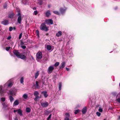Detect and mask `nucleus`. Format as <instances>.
I'll use <instances>...</instances> for the list:
<instances>
[{
    "instance_id": "obj_10",
    "label": "nucleus",
    "mask_w": 120,
    "mask_h": 120,
    "mask_svg": "<svg viewBox=\"0 0 120 120\" xmlns=\"http://www.w3.org/2000/svg\"><path fill=\"white\" fill-rule=\"evenodd\" d=\"M14 54L18 57L20 54L19 52L16 50H15L13 51Z\"/></svg>"
},
{
    "instance_id": "obj_63",
    "label": "nucleus",
    "mask_w": 120,
    "mask_h": 120,
    "mask_svg": "<svg viewBox=\"0 0 120 120\" xmlns=\"http://www.w3.org/2000/svg\"><path fill=\"white\" fill-rule=\"evenodd\" d=\"M14 29H15V28H14Z\"/></svg>"
},
{
    "instance_id": "obj_19",
    "label": "nucleus",
    "mask_w": 120,
    "mask_h": 120,
    "mask_svg": "<svg viewBox=\"0 0 120 120\" xmlns=\"http://www.w3.org/2000/svg\"><path fill=\"white\" fill-rule=\"evenodd\" d=\"M65 62H63L61 64L60 68H64L65 66Z\"/></svg>"
},
{
    "instance_id": "obj_8",
    "label": "nucleus",
    "mask_w": 120,
    "mask_h": 120,
    "mask_svg": "<svg viewBox=\"0 0 120 120\" xmlns=\"http://www.w3.org/2000/svg\"><path fill=\"white\" fill-rule=\"evenodd\" d=\"M18 15L19 16V17L18 18V22L20 24L21 22L22 17L20 13H19L18 14Z\"/></svg>"
},
{
    "instance_id": "obj_6",
    "label": "nucleus",
    "mask_w": 120,
    "mask_h": 120,
    "mask_svg": "<svg viewBox=\"0 0 120 120\" xmlns=\"http://www.w3.org/2000/svg\"><path fill=\"white\" fill-rule=\"evenodd\" d=\"M45 22L46 23L48 24H53V21L51 19H46Z\"/></svg>"
},
{
    "instance_id": "obj_9",
    "label": "nucleus",
    "mask_w": 120,
    "mask_h": 120,
    "mask_svg": "<svg viewBox=\"0 0 120 120\" xmlns=\"http://www.w3.org/2000/svg\"><path fill=\"white\" fill-rule=\"evenodd\" d=\"M54 68L53 66H50L48 68V71L49 73H51L54 69Z\"/></svg>"
},
{
    "instance_id": "obj_40",
    "label": "nucleus",
    "mask_w": 120,
    "mask_h": 120,
    "mask_svg": "<svg viewBox=\"0 0 120 120\" xmlns=\"http://www.w3.org/2000/svg\"><path fill=\"white\" fill-rule=\"evenodd\" d=\"M13 15L12 14H10L9 16V17L10 18H12L13 17Z\"/></svg>"
},
{
    "instance_id": "obj_15",
    "label": "nucleus",
    "mask_w": 120,
    "mask_h": 120,
    "mask_svg": "<svg viewBox=\"0 0 120 120\" xmlns=\"http://www.w3.org/2000/svg\"><path fill=\"white\" fill-rule=\"evenodd\" d=\"M40 73V71H37L34 74V76L35 79H37Z\"/></svg>"
},
{
    "instance_id": "obj_41",
    "label": "nucleus",
    "mask_w": 120,
    "mask_h": 120,
    "mask_svg": "<svg viewBox=\"0 0 120 120\" xmlns=\"http://www.w3.org/2000/svg\"><path fill=\"white\" fill-rule=\"evenodd\" d=\"M79 110H75V112H74L75 114H77L78 113H79Z\"/></svg>"
},
{
    "instance_id": "obj_57",
    "label": "nucleus",
    "mask_w": 120,
    "mask_h": 120,
    "mask_svg": "<svg viewBox=\"0 0 120 120\" xmlns=\"http://www.w3.org/2000/svg\"><path fill=\"white\" fill-rule=\"evenodd\" d=\"M118 119L120 120V116H119V117Z\"/></svg>"
},
{
    "instance_id": "obj_55",
    "label": "nucleus",
    "mask_w": 120,
    "mask_h": 120,
    "mask_svg": "<svg viewBox=\"0 0 120 120\" xmlns=\"http://www.w3.org/2000/svg\"><path fill=\"white\" fill-rule=\"evenodd\" d=\"M18 112V110H14V113L15 112Z\"/></svg>"
},
{
    "instance_id": "obj_24",
    "label": "nucleus",
    "mask_w": 120,
    "mask_h": 120,
    "mask_svg": "<svg viewBox=\"0 0 120 120\" xmlns=\"http://www.w3.org/2000/svg\"><path fill=\"white\" fill-rule=\"evenodd\" d=\"M22 97L25 99H27L28 98V95L26 94H24L22 96Z\"/></svg>"
},
{
    "instance_id": "obj_17",
    "label": "nucleus",
    "mask_w": 120,
    "mask_h": 120,
    "mask_svg": "<svg viewBox=\"0 0 120 120\" xmlns=\"http://www.w3.org/2000/svg\"><path fill=\"white\" fill-rule=\"evenodd\" d=\"M36 84L34 85V86H35V89H36L39 88V82L38 81H36Z\"/></svg>"
},
{
    "instance_id": "obj_42",
    "label": "nucleus",
    "mask_w": 120,
    "mask_h": 120,
    "mask_svg": "<svg viewBox=\"0 0 120 120\" xmlns=\"http://www.w3.org/2000/svg\"><path fill=\"white\" fill-rule=\"evenodd\" d=\"M5 100V98H1L0 99V101H4Z\"/></svg>"
},
{
    "instance_id": "obj_58",
    "label": "nucleus",
    "mask_w": 120,
    "mask_h": 120,
    "mask_svg": "<svg viewBox=\"0 0 120 120\" xmlns=\"http://www.w3.org/2000/svg\"><path fill=\"white\" fill-rule=\"evenodd\" d=\"M51 114H50L49 116L50 117H51Z\"/></svg>"
},
{
    "instance_id": "obj_54",
    "label": "nucleus",
    "mask_w": 120,
    "mask_h": 120,
    "mask_svg": "<svg viewBox=\"0 0 120 120\" xmlns=\"http://www.w3.org/2000/svg\"><path fill=\"white\" fill-rule=\"evenodd\" d=\"M51 117H50L49 116L47 120H49L50 119Z\"/></svg>"
},
{
    "instance_id": "obj_11",
    "label": "nucleus",
    "mask_w": 120,
    "mask_h": 120,
    "mask_svg": "<svg viewBox=\"0 0 120 120\" xmlns=\"http://www.w3.org/2000/svg\"><path fill=\"white\" fill-rule=\"evenodd\" d=\"M1 23L4 25H7L9 23L8 21L7 20H4L1 22Z\"/></svg>"
},
{
    "instance_id": "obj_29",
    "label": "nucleus",
    "mask_w": 120,
    "mask_h": 120,
    "mask_svg": "<svg viewBox=\"0 0 120 120\" xmlns=\"http://www.w3.org/2000/svg\"><path fill=\"white\" fill-rule=\"evenodd\" d=\"M9 98L10 100V102H12L14 100V98L13 97L11 96H10L9 97Z\"/></svg>"
},
{
    "instance_id": "obj_53",
    "label": "nucleus",
    "mask_w": 120,
    "mask_h": 120,
    "mask_svg": "<svg viewBox=\"0 0 120 120\" xmlns=\"http://www.w3.org/2000/svg\"><path fill=\"white\" fill-rule=\"evenodd\" d=\"M51 7V6L50 4H49L48 5V7L49 8H50Z\"/></svg>"
},
{
    "instance_id": "obj_27",
    "label": "nucleus",
    "mask_w": 120,
    "mask_h": 120,
    "mask_svg": "<svg viewBox=\"0 0 120 120\" xmlns=\"http://www.w3.org/2000/svg\"><path fill=\"white\" fill-rule=\"evenodd\" d=\"M35 98L34 99V100L36 101H37L39 100L40 98V97L38 96H35Z\"/></svg>"
},
{
    "instance_id": "obj_46",
    "label": "nucleus",
    "mask_w": 120,
    "mask_h": 120,
    "mask_svg": "<svg viewBox=\"0 0 120 120\" xmlns=\"http://www.w3.org/2000/svg\"><path fill=\"white\" fill-rule=\"evenodd\" d=\"M38 13V12L37 11H35L33 13V14L35 15H36Z\"/></svg>"
},
{
    "instance_id": "obj_20",
    "label": "nucleus",
    "mask_w": 120,
    "mask_h": 120,
    "mask_svg": "<svg viewBox=\"0 0 120 120\" xmlns=\"http://www.w3.org/2000/svg\"><path fill=\"white\" fill-rule=\"evenodd\" d=\"M18 113L20 116H22V111L20 109L18 110Z\"/></svg>"
},
{
    "instance_id": "obj_32",
    "label": "nucleus",
    "mask_w": 120,
    "mask_h": 120,
    "mask_svg": "<svg viewBox=\"0 0 120 120\" xmlns=\"http://www.w3.org/2000/svg\"><path fill=\"white\" fill-rule=\"evenodd\" d=\"M53 12L54 13L56 14L57 15H59L60 14L59 13L58 11H53Z\"/></svg>"
},
{
    "instance_id": "obj_51",
    "label": "nucleus",
    "mask_w": 120,
    "mask_h": 120,
    "mask_svg": "<svg viewBox=\"0 0 120 120\" xmlns=\"http://www.w3.org/2000/svg\"><path fill=\"white\" fill-rule=\"evenodd\" d=\"M11 36H9L7 38V39L8 40H9L11 39Z\"/></svg>"
},
{
    "instance_id": "obj_23",
    "label": "nucleus",
    "mask_w": 120,
    "mask_h": 120,
    "mask_svg": "<svg viewBox=\"0 0 120 120\" xmlns=\"http://www.w3.org/2000/svg\"><path fill=\"white\" fill-rule=\"evenodd\" d=\"M58 85L59 90H60L61 89L62 85V83L61 82H60L58 84Z\"/></svg>"
},
{
    "instance_id": "obj_52",
    "label": "nucleus",
    "mask_w": 120,
    "mask_h": 120,
    "mask_svg": "<svg viewBox=\"0 0 120 120\" xmlns=\"http://www.w3.org/2000/svg\"><path fill=\"white\" fill-rule=\"evenodd\" d=\"M66 69L67 71H68L69 70V68H68L67 67L66 68Z\"/></svg>"
},
{
    "instance_id": "obj_18",
    "label": "nucleus",
    "mask_w": 120,
    "mask_h": 120,
    "mask_svg": "<svg viewBox=\"0 0 120 120\" xmlns=\"http://www.w3.org/2000/svg\"><path fill=\"white\" fill-rule=\"evenodd\" d=\"M46 48L49 51L50 50L51 51H52L53 49H52V46L49 45H47L46 46Z\"/></svg>"
},
{
    "instance_id": "obj_33",
    "label": "nucleus",
    "mask_w": 120,
    "mask_h": 120,
    "mask_svg": "<svg viewBox=\"0 0 120 120\" xmlns=\"http://www.w3.org/2000/svg\"><path fill=\"white\" fill-rule=\"evenodd\" d=\"M111 94L113 96H116L117 95V93L116 92H113Z\"/></svg>"
},
{
    "instance_id": "obj_60",
    "label": "nucleus",
    "mask_w": 120,
    "mask_h": 120,
    "mask_svg": "<svg viewBox=\"0 0 120 120\" xmlns=\"http://www.w3.org/2000/svg\"><path fill=\"white\" fill-rule=\"evenodd\" d=\"M31 57L32 58V59L33 60L34 59V58L32 56H31Z\"/></svg>"
},
{
    "instance_id": "obj_47",
    "label": "nucleus",
    "mask_w": 120,
    "mask_h": 120,
    "mask_svg": "<svg viewBox=\"0 0 120 120\" xmlns=\"http://www.w3.org/2000/svg\"><path fill=\"white\" fill-rule=\"evenodd\" d=\"M10 47H7L6 48V50L7 51H8L10 49Z\"/></svg>"
},
{
    "instance_id": "obj_3",
    "label": "nucleus",
    "mask_w": 120,
    "mask_h": 120,
    "mask_svg": "<svg viewBox=\"0 0 120 120\" xmlns=\"http://www.w3.org/2000/svg\"><path fill=\"white\" fill-rule=\"evenodd\" d=\"M17 92V90L15 88L13 89H11L9 91V92H7L9 94L13 96L15 95Z\"/></svg>"
},
{
    "instance_id": "obj_37",
    "label": "nucleus",
    "mask_w": 120,
    "mask_h": 120,
    "mask_svg": "<svg viewBox=\"0 0 120 120\" xmlns=\"http://www.w3.org/2000/svg\"><path fill=\"white\" fill-rule=\"evenodd\" d=\"M96 115L99 117L101 115V113L98 112H96Z\"/></svg>"
},
{
    "instance_id": "obj_26",
    "label": "nucleus",
    "mask_w": 120,
    "mask_h": 120,
    "mask_svg": "<svg viewBox=\"0 0 120 120\" xmlns=\"http://www.w3.org/2000/svg\"><path fill=\"white\" fill-rule=\"evenodd\" d=\"M34 94L35 96H38L39 94V93L37 91H35L34 92Z\"/></svg>"
},
{
    "instance_id": "obj_62",
    "label": "nucleus",
    "mask_w": 120,
    "mask_h": 120,
    "mask_svg": "<svg viewBox=\"0 0 120 120\" xmlns=\"http://www.w3.org/2000/svg\"><path fill=\"white\" fill-rule=\"evenodd\" d=\"M119 86H120V84H119Z\"/></svg>"
},
{
    "instance_id": "obj_39",
    "label": "nucleus",
    "mask_w": 120,
    "mask_h": 120,
    "mask_svg": "<svg viewBox=\"0 0 120 120\" xmlns=\"http://www.w3.org/2000/svg\"><path fill=\"white\" fill-rule=\"evenodd\" d=\"M59 64V62H56L54 65V66H58Z\"/></svg>"
},
{
    "instance_id": "obj_35",
    "label": "nucleus",
    "mask_w": 120,
    "mask_h": 120,
    "mask_svg": "<svg viewBox=\"0 0 120 120\" xmlns=\"http://www.w3.org/2000/svg\"><path fill=\"white\" fill-rule=\"evenodd\" d=\"M24 78L23 77H21L20 79V83H23V82Z\"/></svg>"
},
{
    "instance_id": "obj_13",
    "label": "nucleus",
    "mask_w": 120,
    "mask_h": 120,
    "mask_svg": "<svg viewBox=\"0 0 120 120\" xmlns=\"http://www.w3.org/2000/svg\"><path fill=\"white\" fill-rule=\"evenodd\" d=\"M66 9L64 8H61L60 10V13L62 14H63L65 11Z\"/></svg>"
},
{
    "instance_id": "obj_61",
    "label": "nucleus",
    "mask_w": 120,
    "mask_h": 120,
    "mask_svg": "<svg viewBox=\"0 0 120 120\" xmlns=\"http://www.w3.org/2000/svg\"><path fill=\"white\" fill-rule=\"evenodd\" d=\"M106 120V119H104V120Z\"/></svg>"
},
{
    "instance_id": "obj_44",
    "label": "nucleus",
    "mask_w": 120,
    "mask_h": 120,
    "mask_svg": "<svg viewBox=\"0 0 120 120\" xmlns=\"http://www.w3.org/2000/svg\"><path fill=\"white\" fill-rule=\"evenodd\" d=\"M98 111L100 112H102L103 111V109L100 107H99L98 109Z\"/></svg>"
},
{
    "instance_id": "obj_50",
    "label": "nucleus",
    "mask_w": 120,
    "mask_h": 120,
    "mask_svg": "<svg viewBox=\"0 0 120 120\" xmlns=\"http://www.w3.org/2000/svg\"><path fill=\"white\" fill-rule=\"evenodd\" d=\"M118 97H120V92L118 94L116 97V98H117Z\"/></svg>"
},
{
    "instance_id": "obj_1",
    "label": "nucleus",
    "mask_w": 120,
    "mask_h": 120,
    "mask_svg": "<svg viewBox=\"0 0 120 120\" xmlns=\"http://www.w3.org/2000/svg\"><path fill=\"white\" fill-rule=\"evenodd\" d=\"M13 83V79H11L9 80L4 85H3V86L0 85V95L1 96L3 95L7 91V90H5L4 89L12 86Z\"/></svg>"
},
{
    "instance_id": "obj_12",
    "label": "nucleus",
    "mask_w": 120,
    "mask_h": 120,
    "mask_svg": "<svg viewBox=\"0 0 120 120\" xmlns=\"http://www.w3.org/2000/svg\"><path fill=\"white\" fill-rule=\"evenodd\" d=\"M46 17H49L51 15V12L49 10H48L45 13Z\"/></svg>"
},
{
    "instance_id": "obj_25",
    "label": "nucleus",
    "mask_w": 120,
    "mask_h": 120,
    "mask_svg": "<svg viewBox=\"0 0 120 120\" xmlns=\"http://www.w3.org/2000/svg\"><path fill=\"white\" fill-rule=\"evenodd\" d=\"M26 110L27 112H30L31 111V109L29 107H27L26 108Z\"/></svg>"
},
{
    "instance_id": "obj_59",
    "label": "nucleus",
    "mask_w": 120,
    "mask_h": 120,
    "mask_svg": "<svg viewBox=\"0 0 120 120\" xmlns=\"http://www.w3.org/2000/svg\"><path fill=\"white\" fill-rule=\"evenodd\" d=\"M33 9L34 10H36V8H33Z\"/></svg>"
},
{
    "instance_id": "obj_36",
    "label": "nucleus",
    "mask_w": 120,
    "mask_h": 120,
    "mask_svg": "<svg viewBox=\"0 0 120 120\" xmlns=\"http://www.w3.org/2000/svg\"><path fill=\"white\" fill-rule=\"evenodd\" d=\"M116 99V101L120 103V97H118Z\"/></svg>"
},
{
    "instance_id": "obj_5",
    "label": "nucleus",
    "mask_w": 120,
    "mask_h": 120,
    "mask_svg": "<svg viewBox=\"0 0 120 120\" xmlns=\"http://www.w3.org/2000/svg\"><path fill=\"white\" fill-rule=\"evenodd\" d=\"M36 57L37 60L38 59H41L42 58V53L40 52H38L36 54Z\"/></svg>"
},
{
    "instance_id": "obj_30",
    "label": "nucleus",
    "mask_w": 120,
    "mask_h": 120,
    "mask_svg": "<svg viewBox=\"0 0 120 120\" xmlns=\"http://www.w3.org/2000/svg\"><path fill=\"white\" fill-rule=\"evenodd\" d=\"M43 0H38V3L40 5H41L42 4Z\"/></svg>"
},
{
    "instance_id": "obj_21",
    "label": "nucleus",
    "mask_w": 120,
    "mask_h": 120,
    "mask_svg": "<svg viewBox=\"0 0 120 120\" xmlns=\"http://www.w3.org/2000/svg\"><path fill=\"white\" fill-rule=\"evenodd\" d=\"M19 104V102L18 100H15L13 104V106H14L18 105Z\"/></svg>"
},
{
    "instance_id": "obj_4",
    "label": "nucleus",
    "mask_w": 120,
    "mask_h": 120,
    "mask_svg": "<svg viewBox=\"0 0 120 120\" xmlns=\"http://www.w3.org/2000/svg\"><path fill=\"white\" fill-rule=\"evenodd\" d=\"M41 106L43 107H46L49 105V104L48 102L43 101L41 103Z\"/></svg>"
},
{
    "instance_id": "obj_38",
    "label": "nucleus",
    "mask_w": 120,
    "mask_h": 120,
    "mask_svg": "<svg viewBox=\"0 0 120 120\" xmlns=\"http://www.w3.org/2000/svg\"><path fill=\"white\" fill-rule=\"evenodd\" d=\"M36 34L38 36V37H39V31L38 30H36Z\"/></svg>"
},
{
    "instance_id": "obj_14",
    "label": "nucleus",
    "mask_w": 120,
    "mask_h": 120,
    "mask_svg": "<svg viewBox=\"0 0 120 120\" xmlns=\"http://www.w3.org/2000/svg\"><path fill=\"white\" fill-rule=\"evenodd\" d=\"M66 117L65 118L64 120H69V114L68 113H66L65 114Z\"/></svg>"
},
{
    "instance_id": "obj_49",
    "label": "nucleus",
    "mask_w": 120,
    "mask_h": 120,
    "mask_svg": "<svg viewBox=\"0 0 120 120\" xmlns=\"http://www.w3.org/2000/svg\"><path fill=\"white\" fill-rule=\"evenodd\" d=\"M21 47L23 49H25L26 48V46L24 45L21 46Z\"/></svg>"
},
{
    "instance_id": "obj_48",
    "label": "nucleus",
    "mask_w": 120,
    "mask_h": 120,
    "mask_svg": "<svg viewBox=\"0 0 120 120\" xmlns=\"http://www.w3.org/2000/svg\"><path fill=\"white\" fill-rule=\"evenodd\" d=\"M13 28L12 27H10L9 28V31H11L12 30Z\"/></svg>"
},
{
    "instance_id": "obj_28",
    "label": "nucleus",
    "mask_w": 120,
    "mask_h": 120,
    "mask_svg": "<svg viewBox=\"0 0 120 120\" xmlns=\"http://www.w3.org/2000/svg\"><path fill=\"white\" fill-rule=\"evenodd\" d=\"M42 93L44 95L45 97H47L48 95L47 94V92L46 91H43L42 92Z\"/></svg>"
},
{
    "instance_id": "obj_34",
    "label": "nucleus",
    "mask_w": 120,
    "mask_h": 120,
    "mask_svg": "<svg viewBox=\"0 0 120 120\" xmlns=\"http://www.w3.org/2000/svg\"><path fill=\"white\" fill-rule=\"evenodd\" d=\"M2 105H3V109L6 108L7 106V105L4 103H2Z\"/></svg>"
},
{
    "instance_id": "obj_22",
    "label": "nucleus",
    "mask_w": 120,
    "mask_h": 120,
    "mask_svg": "<svg viewBox=\"0 0 120 120\" xmlns=\"http://www.w3.org/2000/svg\"><path fill=\"white\" fill-rule=\"evenodd\" d=\"M62 32L61 31H58L56 34V36L59 37L60 36L62 35Z\"/></svg>"
},
{
    "instance_id": "obj_2",
    "label": "nucleus",
    "mask_w": 120,
    "mask_h": 120,
    "mask_svg": "<svg viewBox=\"0 0 120 120\" xmlns=\"http://www.w3.org/2000/svg\"><path fill=\"white\" fill-rule=\"evenodd\" d=\"M40 29L43 30L47 31L48 30V28L46 27L45 22L43 23L41 25L40 27Z\"/></svg>"
},
{
    "instance_id": "obj_45",
    "label": "nucleus",
    "mask_w": 120,
    "mask_h": 120,
    "mask_svg": "<svg viewBox=\"0 0 120 120\" xmlns=\"http://www.w3.org/2000/svg\"><path fill=\"white\" fill-rule=\"evenodd\" d=\"M7 4H4V5L3 7L5 9L7 7Z\"/></svg>"
},
{
    "instance_id": "obj_31",
    "label": "nucleus",
    "mask_w": 120,
    "mask_h": 120,
    "mask_svg": "<svg viewBox=\"0 0 120 120\" xmlns=\"http://www.w3.org/2000/svg\"><path fill=\"white\" fill-rule=\"evenodd\" d=\"M22 2L24 4H26L27 3V0H22Z\"/></svg>"
},
{
    "instance_id": "obj_43",
    "label": "nucleus",
    "mask_w": 120,
    "mask_h": 120,
    "mask_svg": "<svg viewBox=\"0 0 120 120\" xmlns=\"http://www.w3.org/2000/svg\"><path fill=\"white\" fill-rule=\"evenodd\" d=\"M22 33H21L20 34V35H19V39H20L21 38L22 36Z\"/></svg>"
},
{
    "instance_id": "obj_16",
    "label": "nucleus",
    "mask_w": 120,
    "mask_h": 120,
    "mask_svg": "<svg viewBox=\"0 0 120 120\" xmlns=\"http://www.w3.org/2000/svg\"><path fill=\"white\" fill-rule=\"evenodd\" d=\"M87 111L86 107H84L82 110V113L83 114H84L86 113Z\"/></svg>"
},
{
    "instance_id": "obj_7",
    "label": "nucleus",
    "mask_w": 120,
    "mask_h": 120,
    "mask_svg": "<svg viewBox=\"0 0 120 120\" xmlns=\"http://www.w3.org/2000/svg\"><path fill=\"white\" fill-rule=\"evenodd\" d=\"M18 58H21L25 60H26V56L22 54H20Z\"/></svg>"
},
{
    "instance_id": "obj_56",
    "label": "nucleus",
    "mask_w": 120,
    "mask_h": 120,
    "mask_svg": "<svg viewBox=\"0 0 120 120\" xmlns=\"http://www.w3.org/2000/svg\"><path fill=\"white\" fill-rule=\"evenodd\" d=\"M24 44V43H23L22 42L21 43V45H23Z\"/></svg>"
}]
</instances>
